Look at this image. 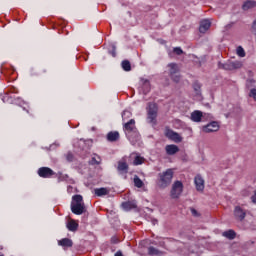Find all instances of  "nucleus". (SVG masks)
<instances>
[{
  "mask_svg": "<svg viewBox=\"0 0 256 256\" xmlns=\"http://www.w3.org/2000/svg\"><path fill=\"white\" fill-rule=\"evenodd\" d=\"M71 211L74 215H83V213L87 212V208L83 202V196L76 194L72 197Z\"/></svg>",
  "mask_w": 256,
  "mask_h": 256,
  "instance_id": "nucleus-1",
  "label": "nucleus"
},
{
  "mask_svg": "<svg viewBox=\"0 0 256 256\" xmlns=\"http://www.w3.org/2000/svg\"><path fill=\"white\" fill-rule=\"evenodd\" d=\"M173 169H167L165 172L158 174V187L160 189H167L171 182L173 181Z\"/></svg>",
  "mask_w": 256,
  "mask_h": 256,
  "instance_id": "nucleus-2",
  "label": "nucleus"
},
{
  "mask_svg": "<svg viewBox=\"0 0 256 256\" xmlns=\"http://www.w3.org/2000/svg\"><path fill=\"white\" fill-rule=\"evenodd\" d=\"M157 111L156 103H148V120L152 125H157Z\"/></svg>",
  "mask_w": 256,
  "mask_h": 256,
  "instance_id": "nucleus-3",
  "label": "nucleus"
},
{
  "mask_svg": "<svg viewBox=\"0 0 256 256\" xmlns=\"http://www.w3.org/2000/svg\"><path fill=\"white\" fill-rule=\"evenodd\" d=\"M181 193H183V182L177 180L173 183L170 191L171 199H179Z\"/></svg>",
  "mask_w": 256,
  "mask_h": 256,
  "instance_id": "nucleus-4",
  "label": "nucleus"
},
{
  "mask_svg": "<svg viewBox=\"0 0 256 256\" xmlns=\"http://www.w3.org/2000/svg\"><path fill=\"white\" fill-rule=\"evenodd\" d=\"M201 119H213V116L211 114H207L196 110L191 113V120L194 121V123H201Z\"/></svg>",
  "mask_w": 256,
  "mask_h": 256,
  "instance_id": "nucleus-5",
  "label": "nucleus"
},
{
  "mask_svg": "<svg viewBox=\"0 0 256 256\" xmlns=\"http://www.w3.org/2000/svg\"><path fill=\"white\" fill-rule=\"evenodd\" d=\"M219 122L217 121H212L208 123L207 125L202 127V131L204 133H215L219 130Z\"/></svg>",
  "mask_w": 256,
  "mask_h": 256,
  "instance_id": "nucleus-6",
  "label": "nucleus"
},
{
  "mask_svg": "<svg viewBox=\"0 0 256 256\" xmlns=\"http://www.w3.org/2000/svg\"><path fill=\"white\" fill-rule=\"evenodd\" d=\"M38 175L43 179H49L55 175V172L49 167H41L38 169Z\"/></svg>",
  "mask_w": 256,
  "mask_h": 256,
  "instance_id": "nucleus-7",
  "label": "nucleus"
},
{
  "mask_svg": "<svg viewBox=\"0 0 256 256\" xmlns=\"http://www.w3.org/2000/svg\"><path fill=\"white\" fill-rule=\"evenodd\" d=\"M166 137L170 139L171 141H174V143H181L183 141V138L179 135V133L168 129L165 133Z\"/></svg>",
  "mask_w": 256,
  "mask_h": 256,
  "instance_id": "nucleus-8",
  "label": "nucleus"
},
{
  "mask_svg": "<svg viewBox=\"0 0 256 256\" xmlns=\"http://www.w3.org/2000/svg\"><path fill=\"white\" fill-rule=\"evenodd\" d=\"M247 215V211H245L241 206H236L234 209V217L237 221H243Z\"/></svg>",
  "mask_w": 256,
  "mask_h": 256,
  "instance_id": "nucleus-9",
  "label": "nucleus"
},
{
  "mask_svg": "<svg viewBox=\"0 0 256 256\" xmlns=\"http://www.w3.org/2000/svg\"><path fill=\"white\" fill-rule=\"evenodd\" d=\"M194 183L196 185L197 191H204L205 180H203V177H201V174L196 175V177L194 178Z\"/></svg>",
  "mask_w": 256,
  "mask_h": 256,
  "instance_id": "nucleus-10",
  "label": "nucleus"
},
{
  "mask_svg": "<svg viewBox=\"0 0 256 256\" xmlns=\"http://www.w3.org/2000/svg\"><path fill=\"white\" fill-rule=\"evenodd\" d=\"M210 28H211V21L206 19L200 22V27H199L200 33H207V31H209Z\"/></svg>",
  "mask_w": 256,
  "mask_h": 256,
  "instance_id": "nucleus-11",
  "label": "nucleus"
},
{
  "mask_svg": "<svg viewBox=\"0 0 256 256\" xmlns=\"http://www.w3.org/2000/svg\"><path fill=\"white\" fill-rule=\"evenodd\" d=\"M117 170L119 173H129V164L124 160H120L118 162Z\"/></svg>",
  "mask_w": 256,
  "mask_h": 256,
  "instance_id": "nucleus-12",
  "label": "nucleus"
},
{
  "mask_svg": "<svg viewBox=\"0 0 256 256\" xmlns=\"http://www.w3.org/2000/svg\"><path fill=\"white\" fill-rule=\"evenodd\" d=\"M165 151L167 155H175L176 153H179V146L175 144H170L165 147Z\"/></svg>",
  "mask_w": 256,
  "mask_h": 256,
  "instance_id": "nucleus-13",
  "label": "nucleus"
},
{
  "mask_svg": "<svg viewBox=\"0 0 256 256\" xmlns=\"http://www.w3.org/2000/svg\"><path fill=\"white\" fill-rule=\"evenodd\" d=\"M119 133L117 131H111L107 134L106 139L110 143H115V141H119Z\"/></svg>",
  "mask_w": 256,
  "mask_h": 256,
  "instance_id": "nucleus-14",
  "label": "nucleus"
},
{
  "mask_svg": "<svg viewBox=\"0 0 256 256\" xmlns=\"http://www.w3.org/2000/svg\"><path fill=\"white\" fill-rule=\"evenodd\" d=\"M58 245H60V247H63L64 249H68L69 247H73V240L69 238H63L58 241Z\"/></svg>",
  "mask_w": 256,
  "mask_h": 256,
  "instance_id": "nucleus-15",
  "label": "nucleus"
},
{
  "mask_svg": "<svg viewBox=\"0 0 256 256\" xmlns=\"http://www.w3.org/2000/svg\"><path fill=\"white\" fill-rule=\"evenodd\" d=\"M255 7H256L255 0H247L242 5L243 11H249V9H255Z\"/></svg>",
  "mask_w": 256,
  "mask_h": 256,
  "instance_id": "nucleus-16",
  "label": "nucleus"
},
{
  "mask_svg": "<svg viewBox=\"0 0 256 256\" xmlns=\"http://www.w3.org/2000/svg\"><path fill=\"white\" fill-rule=\"evenodd\" d=\"M169 67V77L173 75H177L179 73V65L177 63L168 64Z\"/></svg>",
  "mask_w": 256,
  "mask_h": 256,
  "instance_id": "nucleus-17",
  "label": "nucleus"
},
{
  "mask_svg": "<svg viewBox=\"0 0 256 256\" xmlns=\"http://www.w3.org/2000/svg\"><path fill=\"white\" fill-rule=\"evenodd\" d=\"M121 207L125 210V211H131V209H137V204H135V202H123L121 204Z\"/></svg>",
  "mask_w": 256,
  "mask_h": 256,
  "instance_id": "nucleus-18",
  "label": "nucleus"
},
{
  "mask_svg": "<svg viewBox=\"0 0 256 256\" xmlns=\"http://www.w3.org/2000/svg\"><path fill=\"white\" fill-rule=\"evenodd\" d=\"M124 129L128 132V133H132V131H135V120L131 119L129 122L124 124Z\"/></svg>",
  "mask_w": 256,
  "mask_h": 256,
  "instance_id": "nucleus-19",
  "label": "nucleus"
},
{
  "mask_svg": "<svg viewBox=\"0 0 256 256\" xmlns=\"http://www.w3.org/2000/svg\"><path fill=\"white\" fill-rule=\"evenodd\" d=\"M95 195H97V197H103V195H109V191L107 188H96L94 190Z\"/></svg>",
  "mask_w": 256,
  "mask_h": 256,
  "instance_id": "nucleus-20",
  "label": "nucleus"
},
{
  "mask_svg": "<svg viewBox=\"0 0 256 256\" xmlns=\"http://www.w3.org/2000/svg\"><path fill=\"white\" fill-rule=\"evenodd\" d=\"M67 229L69 231L75 232L77 231V229H79V224H77L75 220H71L70 222L67 223Z\"/></svg>",
  "mask_w": 256,
  "mask_h": 256,
  "instance_id": "nucleus-21",
  "label": "nucleus"
},
{
  "mask_svg": "<svg viewBox=\"0 0 256 256\" xmlns=\"http://www.w3.org/2000/svg\"><path fill=\"white\" fill-rule=\"evenodd\" d=\"M223 237H226V239H230V240H233L235 239V237H237V233H235L234 230H228V231H225L223 232Z\"/></svg>",
  "mask_w": 256,
  "mask_h": 256,
  "instance_id": "nucleus-22",
  "label": "nucleus"
},
{
  "mask_svg": "<svg viewBox=\"0 0 256 256\" xmlns=\"http://www.w3.org/2000/svg\"><path fill=\"white\" fill-rule=\"evenodd\" d=\"M193 90L195 92V95H198L200 97L201 95V83H199V81H195L192 84Z\"/></svg>",
  "mask_w": 256,
  "mask_h": 256,
  "instance_id": "nucleus-23",
  "label": "nucleus"
},
{
  "mask_svg": "<svg viewBox=\"0 0 256 256\" xmlns=\"http://www.w3.org/2000/svg\"><path fill=\"white\" fill-rule=\"evenodd\" d=\"M219 68L224 69L225 71H233V66L231 61L224 64L219 63Z\"/></svg>",
  "mask_w": 256,
  "mask_h": 256,
  "instance_id": "nucleus-24",
  "label": "nucleus"
},
{
  "mask_svg": "<svg viewBox=\"0 0 256 256\" xmlns=\"http://www.w3.org/2000/svg\"><path fill=\"white\" fill-rule=\"evenodd\" d=\"M232 63V71H235V69H241L243 67V61L236 60V61H231Z\"/></svg>",
  "mask_w": 256,
  "mask_h": 256,
  "instance_id": "nucleus-25",
  "label": "nucleus"
},
{
  "mask_svg": "<svg viewBox=\"0 0 256 256\" xmlns=\"http://www.w3.org/2000/svg\"><path fill=\"white\" fill-rule=\"evenodd\" d=\"M121 66L124 71H131V62L129 60L122 61Z\"/></svg>",
  "mask_w": 256,
  "mask_h": 256,
  "instance_id": "nucleus-26",
  "label": "nucleus"
},
{
  "mask_svg": "<svg viewBox=\"0 0 256 256\" xmlns=\"http://www.w3.org/2000/svg\"><path fill=\"white\" fill-rule=\"evenodd\" d=\"M134 185L135 187H137L138 189H141V187H143V181L141 178H139V176H135L134 177Z\"/></svg>",
  "mask_w": 256,
  "mask_h": 256,
  "instance_id": "nucleus-27",
  "label": "nucleus"
},
{
  "mask_svg": "<svg viewBox=\"0 0 256 256\" xmlns=\"http://www.w3.org/2000/svg\"><path fill=\"white\" fill-rule=\"evenodd\" d=\"M144 162H145V158H143L141 156H136L133 164L134 165H143Z\"/></svg>",
  "mask_w": 256,
  "mask_h": 256,
  "instance_id": "nucleus-28",
  "label": "nucleus"
},
{
  "mask_svg": "<svg viewBox=\"0 0 256 256\" xmlns=\"http://www.w3.org/2000/svg\"><path fill=\"white\" fill-rule=\"evenodd\" d=\"M159 253H160V251L153 246H150L148 248V254H150V255H159Z\"/></svg>",
  "mask_w": 256,
  "mask_h": 256,
  "instance_id": "nucleus-29",
  "label": "nucleus"
},
{
  "mask_svg": "<svg viewBox=\"0 0 256 256\" xmlns=\"http://www.w3.org/2000/svg\"><path fill=\"white\" fill-rule=\"evenodd\" d=\"M255 79H247L246 80V89H251L255 85Z\"/></svg>",
  "mask_w": 256,
  "mask_h": 256,
  "instance_id": "nucleus-30",
  "label": "nucleus"
},
{
  "mask_svg": "<svg viewBox=\"0 0 256 256\" xmlns=\"http://www.w3.org/2000/svg\"><path fill=\"white\" fill-rule=\"evenodd\" d=\"M236 53L239 57H245V50L241 46L237 47Z\"/></svg>",
  "mask_w": 256,
  "mask_h": 256,
  "instance_id": "nucleus-31",
  "label": "nucleus"
},
{
  "mask_svg": "<svg viewBox=\"0 0 256 256\" xmlns=\"http://www.w3.org/2000/svg\"><path fill=\"white\" fill-rule=\"evenodd\" d=\"M170 79H172V81H174V83H179L181 81V76H180V74H174V75L170 76Z\"/></svg>",
  "mask_w": 256,
  "mask_h": 256,
  "instance_id": "nucleus-32",
  "label": "nucleus"
},
{
  "mask_svg": "<svg viewBox=\"0 0 256 256\" xmlns=\"http://www.w3.org/2000/svg\"><path fill=\"white\" fill-rule=\"evenodd\" d=\"M173 53H175V55H183V49H181V47H175Z\"/></svg>",
  "mask_w": 256,
  "mask_h": 256,
  "instance_id": "nucleus-33",
  "label": "nucleus"
},
{
  "mask_svg": "<svg viewBox=\"0 0 256 256\" xmlns=\"http://www.w3.org/2000/svg\"><path fill=\"white\" fill-rule=\"evenodd\" d=\"M67 179H69V175H63L62 173H60V176L58 177L59 181H67Z\"/></svg>",
  "mask_w": 256,
  "mask_h": 256,
  "instance_id": "nucleus-34",
  "label": "nucleus"
},
{
  "mask_svg": "<svg viewBox=\"0 0 256 256\" xmlns=\"http://www.w3.org/2000/svg\"><path fill=\"white\" fill-rule=\"evenodd\" d=\"M234 25H235V22H230L225 26V31H230V29H233Z\"/></svg>",
  "mask_w": 256,
  "mask_h": 256,
  "instance_id": "nucleus-35",
  "label": "nucleus"
},
{
  "mask_svg": "<svg viewBox=\"0 0 256 256\" xmlns=\"http://www.w3.org/2000/svg\"><path fill=\"white\" fill-rule=\"evenodd\" d=\"M190 211H191L193 217H199L201 215L195 208H191Z\"/></svg>",
  "mask_w": 256,
  "mask_h": 256,
  "instance_id": "nucleus-36",
  "label": "nucleus"
},
{
  "mask_svg": "<svg viewBox=\"0 0 256 256\" xmlns=\"http://www.w3.org/2000/svg\"><path fill=\"white\" fill-rule=\"evenodd\" d=\"M251 29H252V33H253L254 35H256V19L252 22V27H251Z\"/></svg>",
  "mask_w": 256,
  "mask_h": 256,
  "instance_id": "nucleus-37",
  "label": "nucleus"
},
{
  "mask_svg": "<svg viewBox=\"0 0 256 256\" xmlns=\"http://www.w3.org/2000/svg\"><path fill=\"white\" fill-rule=\"evenodd\" d=\"M111 243H112L113 245H117V243H119V238H117L116 236H113V237L111 238Z\"/></svg>",
  "mask_w": 256,
  "mask_h": 256,
  "instance_id": "nucleus-38",
  "label": "nucleus"
},
{
  "mask_svg": "<svg viewBox=\"0 0 256 256\" xmlns=\"http://www.w3.org/2000/svg\"><path fill=\"white\" fill-rule=\"evenodd\" d=\"M66 159H67V161H70V162L73 161V153L68 152L66 155Z\"/></svg>",
  "mask_w": 256,
  "mask_h": 256,
  "instance_id": "nucleus-39",
  "label": "nucleus"
},
{
  "mask_svg": "<svg viewBox=\"0 0 256 256\" xmlns=\"http://www.w3.org/2000/svg\"><path fill=\"white\" fill-rule=\"evenodd\" d=\"M242 195H243V197H249L250 193L247 190H243Z\"/></svg>",
  "mask_w": 256,
  "mask_h": 256,
  "instance_id": "nucleus-40",
  "label": "nucleus"
},
{
  "mask_svg": "<svg viewBox=\"0 0 256 256\" xmlns=\"http://www.w3.org/2000/svg\"><path fill=\"white\" fill-rule=\"evenodd\" d=\"M99 161L95 157L92 158V165H99Z\"/></svg>",
  "mask_w": 256,
  "mask_h": 256,
  "instance_id": "nucleus-41",
  "label": "nucleus"
},
{
  "mask_svg": "<svg viewBox=\"0 0 256 256\" xmlns=\"http://www.w3.org/2000/svg\"><path fill=\"white\" fill-rule=\"evenodd\" d=\"M110 53L112 57H117V52L115 51V47H113V50Z\"/></svg>",
  "mask_w": 256,
  "mask_h": 256,
  "instance_id": "nucleus-42",
  "label": "nucleus"
},
{
  "mask_svg": "<svg viewBox=\"0 0 256 256\" xmlns=\"http://www.w3.org/2000/svg\"><path fill=\"white\" fill-rule=\"evenodd\" d=\"M252 203H256V190L254 191V195L251 197Z\"/></svg>",
  "mask_w": 256,
  "mask_h": 256,
  "instance_id": "nucleus-43",
  "label": "nucleus"
},
{
  "mask_svg": "<svg viewBox=\"0 0 256 256\" xmlns=\"http://www.w3.org/2000/svg\"><path fill=\"white\" fill-rule=\"evenodd\" d=\"M114 256H123V252L121 250L117 251Z\"/></svg>",
  "mask_w": 256,
  "mask_h": 256,
  "instance_id": "nucleus-44",
  "label": "nucleus"
},
{
  "mask_svg": "<svg viewBox=\"0 0 256 256\" xmlns=\"http://www.w3.org/2000/svg\"><path fill=\"white\" fill-rule=\"evenodd\" d=\"M248 74H249L250 77H253V71H251V70L248 71Z\"/></svg>",
  "mask_w": 256,
  "mask_h": 256,
  "instance_id": "nucleus-45",
  "label": "nucleus"
},
{
  "mask_svg": "<svg viewBox=\"0 0 256 256\" xmlns=\"http://www.w3.org/2000/svg\"><path fill=\"white\" fill-rule=\"evenodd\" d=\"M152 222H153V225H155L157 223V220H152Z\"/></svg>",
  "mask_w": 256,
  "mask_h": 256,
  "instance_id": "nucleus-46",
  "label": "nucleus"
},
{
  "mask_svg": "<svg viewBox=\"0 0 256 256\" xmlns=\"http://www.w3.org/2000/svg\"><path fill=\"white\" fill-rule=\"evenodd\" d=\"M122 117H125V111L122 113Z\"/></svg>",
  "mask_w": 256,
  "mask_h": 256,
  "instance_id": "nucleus-47",
  "label": "nucleus"
},
{
  "mask_svg": "<svg viewBox=\"0 0 256 256\" xmlns=\"http://www.w3.org/2000/svg\"><path fill=\"white\" fill-rule=\"evenodd\" d=\"M68 189H73V188L71 186H69Z\"/></svg>",
  "mask_w": 256,
  "mask_h": 256,
  "instance_id": "nucleus-48",
  "label": "nucleus"
},
{
  "mask_svg": "<svg viewBox=\"0 0 256 256\" xmlns=\"http://www.w3.org/2000/svg\"><path fill=\"white\" fill-rule=\"evenodd\" d=\"M146 84H149V81H146Z\"/></svg>",
  "mask_w": 256,
  "mask_h": 256,
  "instance_id": "nucleus-49",
  "label": "nucleus"
},
{
  "mask_svg": "<svg viewBox=\"0 0 256 256\" xmlns=\"http://www.w3.org/2000/svg\"><path fill=\"white\" fill-rule=\"evenodd\" d=\"M0 256H3V255H0Z\"/></svg>",
  "mask_w": 256,
  "mask_h": 256,
  "instance_id": "nucleus-50",
  "label": "nucleus"
}]
</instances>
